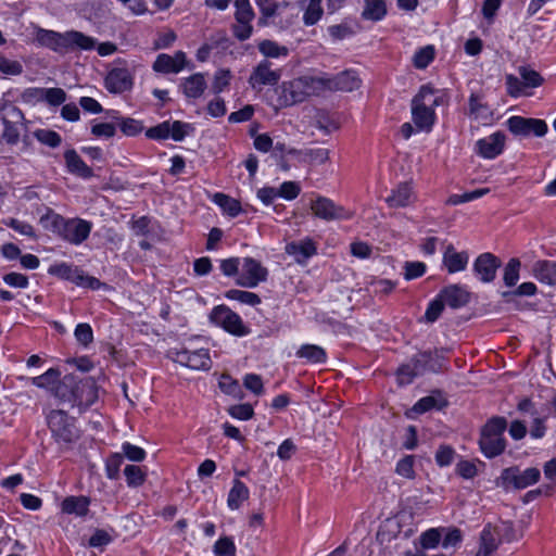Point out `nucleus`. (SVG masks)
Listing matches in <instances>:
<instances>
[{"label":"nucleus","instance_id":"obj_1","mask_svg":"<svg viewBox=\"0 0 556 556\" xmlns=\"http://www.w3.org/2000/svg\"><path fill=\"white\" fill-rule=\"evenodd\" d=\"M324 91V77L302 76L282 83L278 103L280 106H291L305 101L308 97L318 96Z\"/></svg>","mask_w":556,"mask_h":556},{"label":"nucleus","instance_id":"obj_2","mask_svg":"<svg viewBox=\"0 0 556 556\" xmlns=\"http://www.w3.org/2000/svg\"><path fill=\"white\" fill-rule=\"evenodd\" d=\"M441 104L442 97L437 96L431 86H421L412 100V117L419 130H431L435 122L434 108Z\"/></svg>","mask_w":556,"mask_h":556},{"label":"nucleus","instance_id":"obj_3","mask_svg":"<svg viewBox=\"0 0 556 556\" xmlns=\"http://www.w3.org/2000/svg\"><path fill=\"white\" fill-rule=\"evenodd\" d=\"M443 366L444 356L439 351L418 352L397 369V379L401 384H408L415 377L428 371L438 372Z\"/></svg>","mask_w":556,"mask_h":556},{"label":"nucleus","instance_id":"obj_4","mask_svg":"<svg viewBox=\"0 0 556 556\" xmlns=\"http://www.w3.org/2000/svg\"><path fill=\"white\" fill-rule=\"evenodd\" d=\"M47 424L55 442L65 448H68L80 437L75 419L62 409L51 410L47 416Z\"/></svg>","mask_w":556,"mask_h":556},{"label":"nucleus","instance_id":"obj_5","mask_svg":"<svg viewBox=\"0 0 556 556\" xmlns=\"http://www.w3.org/2000/svg\"><path fill=\"white\" fill-rule=\"evenodd\" d=\"M507 421L504 417L491 418L482 428L479 445L485 457L492 458L502 454L506 447L503 433Z\"/></svg>","mask_w":556,"mask_h":556},{"label":"nucleus","instance_id":"obj_6","mask_svg":"<svg viewBox=\"0 0 556 556\" xmlns=\"http://www.w3.org/2000/svg\"><path fill=\"white\" fill-rule=\"evenodd\" d=\"M540 470L531 467L520 470L518 467H508L502 470L501 476L495 480L496 486L509 490L510 488L526 489L540 479Z\"/></svg>","mask_w":556,"mask_h":556},{"label":"nucleus","instance_id":"obj_7","mask_svg":"<svg viewBox=\"0 0 556 556\" xmlns=\"http://www.w3.org/2000/svg\"><path fill=\"white\" fill-rule=\"evenodd\" d=\"M96 47V39L77 30L65 33L55 31L49 49L65 54L75 50H92Z\"/></svg>","mask_w":556,"mask_h":556},{"label":"nucleus","instance_id":"obj_8","mask_svg":"<svg viewBox=\"0 0 556 556\" xmlns=\"http://www.w3.org/2000/svg\"><path fill=\"white\" fill-rule=\"evenodd\" d=\"M518 73L520 78L513 74L505 76L507 94L513 98L527 96V89L540 87L544 83L540 73L528 66H520Z\"/></svg>","mask_w":556,"mask_h":556},{"label":"nucleus","instance_id":"obj_9","mask_svg":"<svg viewBox=\"0 0 556 556\" xmlns=\"http://www.w3.org/2000/svg\"><path fill=\"white\" fill-rule=\"evenodd\" d=\"M167 355L175 363L193 370H210L212 367L211 356L206 349L194 351L185 348L169 349Z\"/></svg>","mask_w":556,"mask_h":556},{"label":"nucleus","instance_id":"obj_10","mask_svg":"<svg viewBox=\"0 0 556 556\" xmlns=\"http://www.w3.org/2000/svg\"><path fill=\"white\" fill-rule=\"evenodd\" d=\"M210 320L236 337L250 333L249 327L243 324L241 317L226 305L215 306L210 313Z\"/></svg>","mask_w":556,"mask_h":556},{"label":"nucleus","instance_id":"obj_11","mask_svg":"<svg viewBox=\"0 0 556 556\" xmlns=\"http://www.w3.org/2000/svg\"><path fill=\"white\" fill-rule=\"evenodd\" d=\"M507 128L516 136L534 135L543 137L547 132V124L543 119L511 116L506 122Z\"/></svg>","mask_w":556,"mask_h":556},{"label":"nucleus","instance_id":"obj_12","mask_svg":"<svg viewBox=\"0 0 556 556\" xmlns=\"http://www.w3.org/2000/svg\"><path fill=\"white\" fill-rule=\"evenodd\" d=\"M311 210L316 217L326 222L351 218V214L343 206L326 197H317L312 201Z\"/></svg>","mask_w":556,"mask_h":556},{"label":"nucleus","instance_id":"obj_13","mask_svg":"<svg viewBox=\"0 0 556 556\" xmlns=\"http://www.w3.org/2000/svg\"><path fill=\"white\" fill-rule=\"evenodd\" d=\"M282 75L280 68H274L268 60L260 62L249 77V84L253 89L260 90L263 86H275Z\"/></svg>","mask_w":556,"mask_h":556},{"label":"nucleus","instance_id":"obj_14","mask_svg":"<svg viewBox=\"0 0 556 556\" xmlns=\"http://www.w3.org/2000/svg\"><path fill=\"white\" fill-rule=\"evenodd\" d=\"M267 268L258 261L252 257H245L242 264L241 275L237 279V285L244 288H255L260 282L267 279Z\"/></svg>","mask_w":556,"mask_h":556},{"label":"nucleus","instance_id":"obj_15","mask_svg":"<svg viewBox=\"0 0 556 556\" xmlns=\"http://www.w3.org/2000/svg\"><path fill=\"white\" fill-rule=\"evenodd\" d=\"M104 86L110 93L121 94L131 90L134 76L126 67H115L106 74Z\"/></svg>","mask_w":556,"mask_h":556},{"label":"nucleus","instance_id":"obj_16","mask_svg":"<svg viewBox=\"0 0 556 556\" xmlns=\"http://www.w3.org/2000/svg\"><path fill=\"white\" fill-rule=\"evenodd\" d=\"M91 231V224L87 220L73 218L66 219L60 237L65 241L78 245L83 243Z\"/></svg>","mask_w":556,"mask_h":556},{"label":"nucleus","instance_id":"obj_17","mask_svg":"<svg viewBox=\"0 0 556 556\" xmlns=\"http://www.w3.org/2000/svg\"><path fill=\"white\" fill-rule=\"evenodd\" d=\"M501 266V261L492 253L480 254L473 263V271L478 275L479 279L489 283L496 277V271Z\"/></svg>","mask_w":556,"mask_h":556},{"label":"nucleus","instance_id":"obj_18","mask_svg":"<svg viewBox=\"0 0 556 556\" xmlns=\"http://www.w3.org/2000/svg\"><path fill=\"white\" fill-rule=\"evenodd\" d=\"M506 136L496 131L476 142V152L483 159H494L500 155L505 147Z\"/></svg>","mask_w":556,"mask_h":556},{"label":"nucleus","instance_id":"obj_19","mask_svg":"<svg viewBox=\"0 0 556 556\" xmlns=\"http://www.w3.org/2000/svg\"><path fill=\"white\" fill-rule=\"evenodd\" d=\"M325 91H353L361 85V80L353 71H344L333 77H324Z\"/></svg>","mask_w":556,"mask_h":556},{"label":"nucleus","instance_id":"obj_20","mask_svg":"<svg viewBox=\"0 0 556 556\" xmlns=\"http://www.w3.org/2000/svg\"><path fill=\"white\" fill-rule=\"evenodd\" d=\"M97 388L92 379H78L75 376V388L72 406H90L97 400Z\"/></svg>","mask_w":556,"mask_h":556},{"label":"nucleus","instance_id":"obj_21","mask_svg":"<svg viewBox=\"0 0 556 556\" xmlns=\"http://www.w3.org/2000/svg\"><path fill=\"white\" fill-rule=\"evenodd\" d=\"M186 65V54L177 51L173 56L169 54H159L153 63V70L159 73L169 74L179 73Z\"/></svg>","mask_w":556,"mask_h":556},{"label":"nucleus","instance_id":"obj_22","mask_svg":"<svg viewBox=\"0 0 556 556\" xmlns=\"http://www.w3.org/2000/svg\"><path fill=\"white\" fill-rule=\"evenodd\" d=\"M9 116L13 121L9 119L8 116H4L1 119L3 126L1 138L9 144H15L20 139V128L17 122L23 118V113L20 109L11 106Z\"/></svg>","mask_w":556,"mask_h":556},{"label":"nucleus","instance_id":"obj_23","mask_svg":"<svg viewBox=\"0 0 556 556\" xmlns=\"http://www.w3.org/2000/svg\"><path fill=\"white\" fill-rule=\"evenodd\" d=\"M286 253L293 256L296 263L304 264L309 257L317 253V248L312 239L306 238L288 243L286 245Z\"/></svg>","mask_w":556,"mask_h":556},{"label":"nucleus","instance_id":"obj_24","mask_svg":"<svg viewBox=\"0 0 556 556\" xmlns=\"http://www.w3.org/2000/svg\"><path fill=\"white\" fill-rule=\"evenodd\" d=\"M416 200V195L409 182H401L392 191L391 194L386 199V202L390 207H405L410 205Z\"/></svg>","mask_w":556,"mask_h":556},{"label":"nucleus","instance_id":"obj_25","mask_svg":"<svg viewBox=\"0 0 556 556\" xmlns=\"http://www.w3.org/2000/svg\"><path fill=\"white\" fill-rule=\"evenodd\" d=\"M469 255L466 251L457 252L452 244L445 248L443 253V264L450 274L466 269Z\"/></svg>","mask_w":556,"mask_h":556},{"label":"nucleus","instance_id":"obj_26","mask_svg":"<svg viewBox=\"0 0 556 556\" xmlns=\"http://www.w3.org/2000/svg\"><path fill=\"white\" fill-rule=\"evenodd\" d=\"M439 296L443 303L451 306L452 308H459L466 305L469 301V293L457 285H452L444 288Z\"/></svg>","mask_w":556,"mask_h":556},{"label":"nucleus","instance_id":"obj_27","mask_svg":"<svg viewBox=\"0 0 556 556\" xmlns=\"http://www.w3.org/2000/svg\"><path fill=\"white\" fill-rule=\"evenodd\" d=\"M535 279L548 286L556 285V262L541 260L536 261L531 269Z\"/></svg>","mask_w":556,"mask_h":556},{"label":"nucleus","instance_id":"obj_28","mask_svg":"<svg viewBox=\"0 0 556 556\" xmlns=\"http://www.w3.org/2000/svg\"><path fill=\"white\" fill-rule=\"evenodd\" d=\"M90 498L87 496H67L61 504L64 514L85 517L89 513Z\"/></svg>","mask_w":556,"mask_h":556},{"label":"nucleus","instance_id":"obj_29","mask_svg":"<svg viewBox=\"0 0 556 556\" xmlns=\"http://www.w3.org/2000/svg\"><path fill=\"white\" fill-rule=\"evenodd\" d=\"M388 13L386 0H363L361 17L365 21L379 22Z\"/></svg>","mask_w":556,"mask_h":556},{"label":"nucleus","instance_id":"obj_30","mask_svg":"<svg viewBox=\"0 0 556 556\" xmlns=\"http://www.w3.org/2000/svg\"><path fill=\"white\" fill-rule=\"evenodd\" d=\"M64 159L70 173L83 178H90L93 175L92 169L81 160L74 149L67 150L64 153Z\"/></svg>","mask_w":556,"mask_h":556},{"label":"nucleus","instance_id":"obj_31","mask_svg":"<svg viewBox=\"0 0 556 556\" xmlns=\"http://www.w3.org/2000/svg\"><path fill=\"white\" fill-rule=\"evenodd\" d=\"M75 376L66 375L52 388V395L63 403L73 404Z\"/></svg>","mask_w":556,"mask_h":556},{"label":"nucleus","instance_id":"obj_32","mask_svg":"<svg viewBox=\"0 0 556 556\" xmlns=\"http://www.w3.org/2000/svg\"><path fill=\"white\" fill-rule=\"evenodd\" d=\"M206 89V81L203 74H193L182 83V91L188 98L197 99L201 97Z\"/></svg>","mask_w":556,"mask_h":556},{"label":"nucleus","instance_id":"obj_33","mask_svg":"<svg viewBox=\"0 0 556 556\" xmlns=\"http://www.w3.org/2000/svg\"><path fill=\"white\" fill-rule=\"evenodd\" d=\"M249 494L248 486L242 481L236 479L228 494V507L232 510L238 509L249 498Z\"/></svg>","mask_w":556,"mask_h":556},{"label":"nucleus","instance_id":"obj_34","mask_svg":"<svg viewBox=\"0 0 556 556\" xmlns=\"http://www.w3.org/2000/svg\"><path fill=\"white\" fill-rule=\"evenodd\" d=\"M50 275L56 276L61 279H65L77 285L81 270L72 264L59 263L51 265L48 269Z\"/></svg>","mask_w":556,"mask_h":556},{"label":"nucleus","instance_id":"obj_35","mask_svg":"<svg viewBox=\"0 0 556 556\" xmlns=\"http://www.w3.org/2000/svg\"><path fill=\"white\" fill-rule=\"evenodd\" d=\"M296 356L304 358L309 363H325L326 352L325 350L315 344H303L298 351Z\"/></svg>","mask_w":556,"mask_h":556},{"label":"nucleus","instance_id":"obj_36","mask_svg":"<svg viewBox=\"0 0 556 556\" xmlns=\"http://www.w3.org/2000/svg\"><path fill=\"white\" fill-rule=\"evenodd\" d=\"M61 372L56 368H50L45 374L31 378V384L37 388L48 389L52 393V388L60 381Z\"/></svg>","mask_w":556,"mask_h":556},{"label":"nucleus","instance_id":"obj_37","mask_svg":"<svg viewBox=\"0 0 556 556\" xmlns=\"http://www.w3.org/2000/svg\"><path fill=\"white\" fill-rule=\"evenodd\" d=\"M446 405L445 399H443L440 394L438 396L435 395H428L422 399H420L414 406L413 410L417 414L426 413L432 408L441 409Z\"/></svg>","mask_w":556,"mask_h":556},{"label":"nucleus","instance_id":"obj_38","mask_svg":"<svg viewBox=\"0 0 556 556\" xmlns=\"http://www.w3.org/2000/svg\"><path fill=\"white\" fill-rule=\"evenodd\" d=\"M521 267V262L517 257H513L508 261V263L504 267L503 280L505 286L514 287L517 285L519 280V271Z\"/></svg>","mask_w":556,"mask_h":556},{"label":"nucleus","instance_id":"obj_39","mask_svg":"<svg viewBox=\"0 0 556 556\" xmlns=\"http://www.w3.org/2000/svg\"><path fill=\"white\" fill-rule=\"evenodd\" d=\"M65 220L66 219L64 217L52 211H49L47 214L40 217V224L42 227L56 233L58 236L61 235Z\"/></svg>","mask_w":556,"mask_h":556},{"label":"nucleus","instance_id":"obj_40","mask_svg":"<svg viewBox=\"0 0 556 556\" xmlns=\"http://www.w3.org/2000/svg\"><path fill=\"white\" fill-rule=\"evenodd\" d=\"M321 1L323 0H309L303 14V23L306 26H313L321 18L324 13Z\"/></svg>","mask_w":556,"mask_h":556},{"label":"nucleus","instance_id":"obj_41","mask_svg":"<svg viewBox=\"0 0 556 556\" xmlns=\"http://www.w3.org/2000/svg\"><path fill=\"white\" fill-rule=\"evenodd\" d=\"M400 533V523L397 520L388 519L379 529L377 539L380 543H388Z\"/></svg>","mask_w":556,"mask_h":556},{"label":"nucleus","instance_id":"obj_42","mask_svg":"<svg viewBox=\"0 0 556 556\" xmlns=\"http://www.w3.org/2000/svg\"><path fill=\"white\" fill-rule=\"evenodd\" d=\"M214 201L231 217L237 216L241 212L240 202L224 193H216Z\"/></svg>","mask_w":556,"mask_h":556},{"label":"nucleus","instance_id":"obj_43","mask_svg":"<svg viewBox=\"0 0 556 556\" xmlns=\"http://www.w3.org/2000/svg\"><path fill=\"white\" fill-rule=\"evenodd\" d=\"M225 296L229 300L238 301L243 304L255 306L261 303V299L256 293L231 289L228 290Z\"/></svg>","mask_w":556,"mask_h":556},{"label":"nucleus","instance_id":"obj_44","mask_svg":"<svg viewBox=\"0 0 556 556\" xmlns=\"http://www.w3.org/2000/svg\"><path fill=\"white\" fill-rule=\"evenodd\" d=\"M260 52L266 58H279L288 54V48L279 46L277 42L271 40H263L258 45Z\"/></svg>","mask_w":556,"mask_h":556},{"label":"nucleus","instance_id":"obj_45","mask_svg":"<svg viewBox=\"0 0 556 556\" xmlns=\"http://www.w3.org/2000/svg\"><path fill=\"white\" fill-rule=\"evenodd\" d=\"M37 92L50 104L53 106L61 105L66 100V93L61 88H41L38 89Z\"/></svg>","mask_w":556,"mask_h":556},{"label":"nucleus","instance_id":"obj_46","mask_svg":"<svg viewBox=\"0 0 556 556\" xmlns=\"http://www.w3.org/2000/svg\"><path fill=\"white\" fill-rule=\"evenodd\" d=\"M127 484L132 488H137L143 484L146 480V473L143 470L136 465H127L124 469Z\"/></svg>","mask_w":556,"mask_h":556},{"label":"nucleus","instance_id":"obj_47","mask_svg":"<svg viewBox=\"0 0 556 556\" xmlns=\"http://www.w3.org/2000/svg\"><path fill=\"white\" fill-rule=\"evenodd\" d=\"M236 13L235 18L236 22H252L255 14L250 4L249 0H236L235 1Z\"/></svg>","mask_w":556,"mask_h":556},{"label":"nucleus","instance_id":"obj_48","mask_svg":"<svg viewBox=\"0 0 556 556\" xmlns=\"http://www.w3.org/2000/svg\"><path fill=\"white\" fill-rule=\"evenodd\" d=\"M255 4L258 7L262 16L258 20V23L262 25L267 24V18L273 17L276 13L278 8L280 7L279 3L273 1V0H254Z\"/></svg>","mask_w":556,"mask_h":556},{"label":"nucleus","instance_id":"obj_49","mask_svg":"<svg viewBox=\"0 0 556 556\" xmlns=\"http://www.w3.org/2000/svg\"><path fill=\"white\" fill-rule=\"evenodd\" d=\"M489 189L488 188H482V189H477V190H473V191H470V192H465L463 194H452L446 203L450 204V205H458V204H462V203H465V202H469V201H473L478 198H481L485 194L489 193Z\"/></svg>","mask_w":556,"mask_h":556},{"label":"nucleus","instance_id":"obj_50","mask_svg":"<svg viewBox=\"0 0 556 556\" xmlns=\"http://www.w3.org/2000/svg\"><path fill=\"white\" fill-rule=\"evenodd\" d=\"M34 136L39 142L51 148H56L62 142L61 136L49 129H38L34 132Z\"/></svg>","mask_w":556,"mask_h":556},{"label":"nucleus","instance_id":"obj_51","mask_svg":"<svg viewBox=\"0 0 556 556\" xmlns=\"http://www.w3.org/2000/svg\"><path fill=\"white\" fill-rule=\"evenodd\" d=\"M118 121L122 132L126 136H136L143 130V125L140 121L130 117H115Z\"/></svg>","mask_w":556,"mask_h":556},{"label":"nucleus","instance_id":"obj_52","mask_svg":"<svg viewBox=\"0 0 556 556\" xmlns=\"http://www.w3.org/2000/svg\"><path fill=\"white\" fill-rule=\"evenodd\" d=\"M434 58V49L432 46H426L419 49L413 59L417 68H426Z\"/></svg>","mask_w":556,"mask_h":556},{"label":"nucleus","instance_id":"obj_53","mask_svg":"<svg viewBox=\"0 0 556 556\" xmlns=\"http://www.w3.org/2000/svg\"><path fill=\"white\" fill-rule=\"evenodd\" d=\"M3 224L7 225L8 227L14 229L22 236H26L29 238H35V236H36L34 227L26 222H23V220L16 219V218H8V219L3 220Z\"/></svg>","mask_w":556,"mask_h":556},{"label":"nucleus","instance_id":"obj_54","mask_svg":"<svg viewBox=\"0 0 556 556\" xmlns=\"http://www.w3.org/2000/svg\"><path fill=\"white\" fill-rule=\"evenodd\" d=\"M74 336L78 343L88 346L93 341V331L89 324H78L75 328Z\"/></svg>","mask_w":556,"mask_h":556},{"label":"nucleus","instance_id":"obj_55","mask_svg":"<svg viewBox=\"0 0 556 556\" xmlns=\"http://www.w3.org/2000/svg\"><path fill=\"white\" fill-rule=\"evenodd\" d=\"M216 556H236V546L231 539L220 538L214 545Z\"/></svg>","mask_w":556,"mask_h":556},{"label":"nucleus","instance_id":"obj_56","mask_svg":"<svg viewBox=\"0 0 556 556\" xmlns=\"http://www.w3.org/2000/svg\"><path fill=\"white\" fill-rule=\"evenodd\" d=\"M23 66L20 62L0 55V73L8 76L20 75Z\"/></svg>","mask_w":556,"mask_h":556},{"label":"nucleus","instance_id":"obj_57","mask_svg":"<svg viewBox=\"0 0 556 556\" xmlns=\"http://www.w3.org/2000/svg\"><path fill=\"white\" fill-rule=\"evenodd\" d=\"M123 460L124 456L119 453H115L108 458L105 469L109 479H117Z\"/></svg>","mask_w":556,"mask_h":556},{"label":"nucleus","instance_id":"obj_58","mask_svg":"<svg viewBox=\"0 0 556 556\" xmlns=\"http://www.w3.org/2000/svg\"><path fill=\"white\" fill-rule=\"evenodd\" d=\"M329 159V151L324 148L318 149H308L304 151L303 162H314L318 164H323L327 162Z\"/></svg>","mask_w":556,"mask_h":556},{"label":"nucleus","instance_id":"obj_59","mask_svg":"<svg viewBox=\"0 0 556 556\" xmlns=\"http://www.w3.org/2000/svg\"><path fill=\"white\" fill-rule=\"evenodd\" d=\"M122 455L131 462H142L146 458V452L143 448L128 442L122 445Z\"/></svg>","mask_w":556,"mask_h":556},{"label":"nucleus","instance_id":"obj_60","mask_svg":"<svg viewBox=\"0 0 556 556\" xmlns=\"http://www.w3.org/2000/svg\"><path fill=\"white\" fill-rule=\"evenodd\" d=\"M396 472L408 479H413L415 476L414 471V456L408 455L402 458L396 465Z\"/></svg>","mask_w":556,"mask_h":556},{"label":"nucleus","instance_id":"obj_61","mask_svg":"<svg viewBox=\"0 0 556 556\" xmlns=\"http://www.w3.org/2000/svg\"><path fill=\"white\" fill-rule=\"evenodd\" d=\"M169 122H163L146 131V136L150 139L162 140L169 138Z\"/></svg>","mask_w":556,"mask_h":556},{"label":"nucleus","instance_id":"obj_62","mask_svg":"<svg viewBox=\"0 0 556 556\" xmlns=\"http://www.w3.org/2000/svg\"><path fill=\"white\" fill-rule=\"evenodd\" d=\"M444 305L445 304L443 303L442 299L438 295L437 299H434L432 302H430V304L425 313V319L428 323H434L441 315V313L444 308Z\"/></svg>","mask_w":556,"mask_h":556},{"label":"nucleus","instance_id":"obj_63","mask_svg":"<svg viewBox=\"0 0 556 556\" xmlns=\"http://www.w3.org/2000/svg\"><path fill=\"white\" fill-rule=\"evenodd\" d=\"M170 134L169 137L175 141H181L188 135L191 126L180 121L169 123Z\"/></svg>","mask_w":556,"mask_h":556},{"label":"nucleus","instance_id":"obj_64","mask_svg":"<svg viewBox=\"0 0 556 556\" xmlns=\"http://www.w3.org/2000/svg\"><path fill=\"white\" fill-rule=\"evenodd\" d=\"M404 277L412 280L422 276L426 271V265L422 262H406L404 265Z\"/></svg>","mask_w":556,"mask_h":556}]
</instances>
